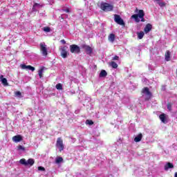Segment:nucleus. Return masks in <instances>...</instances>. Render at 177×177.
<instances>
[{
    "mask_svg": "<svg viewBox=\"0 0 177 177\" xmlns=\"http://www.w3.org/2000/svg\"><path fill=\"white\" fill-rule=\"evenodd\" d=\"M145 12L143 11V10H140L138 11V14H135L131 16V19H134L135 21H136V23H139V21H145Z\"/></svg>",
    "mask_w": 177,
    "mask_h": 177,
    "instance_id": "f257e3e1",
    "label": "nucleus"
},
{
    "mask_svg": "<svg viewBox=\"0 0 177 177\" xmlns=\"http://www.w3.org/2000/svg\"><path fill=\"white\" fill-rule=\"evenodd\" d=\"M100 8L102 10H104V12H111V10L114 9V6H113V5L107 3H102Z\"/></svg>",
    "mask_w": 177,
    "mask_h": 177,
    "instance_id": "f03ea898",
    "label": "nucleus"
},
{
    "mask_svg": "<svg viewBox=\"0 0 177 177\" xmlns=\"http://www.w3.org/2000/svg\"><path fill=\"white\" fill-rule=\"evenodd\" d=\"M59 50H61V56L63 59H66L68 56V47L67 46H61Z\"/></svg>",
    "mask_w": 177,
    "mask_h": 177,
    "instance_id": "7ed1b4c3",
    "label": "nucleus"
},
{
    "mask_svg": "<svg viewBox=\"0 0 177 177\" xmlns=\"http://www.w3.org/2000/svg\"><path fill=\"white\" fill-rule=\"evenodd\" d=\"M114 21H115L117 24H119V26H125L124 19L118 15H114Z\"/></svg>",
    "mask_w": 177,
    "mask_h": 177,
    "instance_id": "20e7f679",
    "label": "nucleus"
},
{
    "mask_svg": "<svg viewBox=\"0 0 177 177\" xmlns=\"http://www.w3.org/2000/svg\"><path fill=\"white\" fill-rule=\"evenodd\" d=\"M142 96H145V100H149L151 97V93L149 91V88L145 87L142 90Z\"/></svg>",
    "mask_w": 177,
    "mask_h": 177,
    "instance_id": "39448f33",
    "label": "nucleus"
},
{
    "mask_svg": "<svg viewBox=\"0 0 177 177\" xmlns=\"http://www.w3.org/2000/svg\"><path fill=\"white\" fill-rule=\"evenodd\" d=\"M40 51L43 56H48V50L46 49V44L45 43L40 44Z\"/></svg>",
    "mask_w": 177,
    "mask_h": 177,
    "instance_id": "423d86ee",
    "label": "nucleus"
},
{
    "mask_svg": "<svg viewBox=\"0 0 177 177\" xmlns=\"http://www.w3.org/2000/svg\"><path fill=\"white\" fill-rule=\"evenodd\" d=\"M56 146L59 151H63V150H64V145H63V140H62V138H57Z\"/></svg>",
    "mask_w": 177,
    "mask_h": 177,
    "instance_id": "0eeeda50",
    "label": "nucleus"
},
{
    "mask_svg": "<svg viewBox=\"0 0 177 177\" xmlns=\"http://www.w3.org/2000/svg\"><path fill=\"white\" fill-rule=\"evenodd\" d=\"M70 49H71V53H80V52L81 51L80 46L75 44L71 45Z\"/></svg>",
    "mask_w": 177,
    "mask_h": 177,
    "instance_id": "6e6552de",
    "label": "nucleus"
},
{
    "mask_svg": "<svg viewBox=\"0 0 177 177\" xmlns=\"http://www.w3.org/2000/svg\"><path fill=\"white\" fill-rule=\"evenodd\" d=\"M21 68H22V70H30V71H35V68L30 65L27 66L26 64H21Z\"/></svg>",
    "mask_w": 177,
    "mask_h": 177,
    "instance_id": "1a4fd4ad",
    "label": "nucleus"
},
{
    "mask_svg": "<svg viewBox=\"0 0 177 177\" xmlns=\"http://www.w3.org/2000/svg\"><path fill=\"white\" fill-rule=\"evenodd\" d=\"M23 140V137L20 135H17L12 137V141L15 143H19V142H21Z\"/></svg>",
    "mask_w": 177,
    "mask_h": 177,
    "instance_id": "9d476101",
    "label": "nucleus"
},
{
    "mask_svg": "<svg viewBox=\"0 0 177 177\" xmlns=\"http://www.w3.org/2000/svg\"><path fill=\"white\" fill-rule=\"evenodd\" d=\"M159 118H160V121L162 122H163V124H167V115L165 113H162V114L160 115Z\"/></svg>",
    "mask_w": 177,
    "mask_h": 177,
    "instance_id": "9b49d317",
    "label": "nucleus"
},
{
    "mask_svg": "<svg viewBox=\"0 0 177 177\" xmlns=\"http://www.w3.org/2000/svg\"><path fill=\"white\" fill-rule=\"evenodd\" d=\"M83 48L88 55H91V53H92V48H91V46L84 45L83 46Z\"/></svg>",
    "mask_w": 177,
    "mask_h": 177,
    "instance_id": "f8f14e48",
    "label": "nucleus"
},
{
    "mask_svg": "<svg viewBox=\"0 0 177 177\" xmlns=\"http://www.w3.org/2000/svg\"><path fill=\"white\" fill-rule=\"evenodd\" d=\"M144 31L146 34H147V32H150V31H151V24H147L144 29Z\"/></svg>",
    "mask_w": 177,
    "mask_h": 177,
    "instance_id": "ddd939ff",
    "label": "nucleus"
},
{
    "mask_svg": "<svg viewBox=\"0 0 177 177\" xmlns=\"http://www.w3.org/2000/svg\"><path fill=\"white\" fill-rule=\"evenodd\" d=\"M0 80L1 81V83L5 86H7L8 85V80H6V78L3 77V75H1L0 76Z\"/></svg>",
    "mask_w": 177,
    "mask_h": 177,
    "instance_id": "4468645a",
    "label": "nucleus"
},
{
    "mask_svg": "<svg viewBox=\"0 0 177 177\" xmlns=\"http://www.w3.org/2000/svg\"><path fill=\"white\" fill-rule=\"evenodd\" d=\"M42 6H41V4H39V3H35L33 5V7H32V10L33 12H37V10H38V8H41Z\"/></svg>",
    "mask_w": 177,
    "mask_h": 177,
    "instance_id": "2eb2a0df",
    "label": "nucleus"
},
{
    "mask_svg": "<svg viewBox=\"0 0 177 177\" xmlns=\"http://www.w3.org/2000/svg\"><path fill=\"white\" fill-rule=\"evenodd\" d=\"M165 59L166 62H169V60L171 59V53H169V51H167V53H165Z\"/></svg>",
    "mask_w": 177,
    "mask_h": 177,
    "instance_id": "dca6fc26",
    "label": "nucleus"
},
{
    "mask_svg": "<svg viewBox=\"0 0 177 177\" xmlns=\"http://www.w3.org/2000/svg\"><path fill=\"white\" fill-rule=\"evenodd\" d=\"M171 168H174V165H172L170 162H168L167 164H166L165 165V171H168V169H171Z\"/></svg>",
    "mask_w": 177,
    "mask_h": 177,
    "instance_id": "f3484780",
    "label": "nucleus"
},
{
    "mask_svg": "<svg viewBox=\"0 0 177 177\" xmlns=\"http://www.w3.org/2000/svg\"><path fill=\"white\" fill-rule=\"evenodd\" d=\"M142 133L138 134L135 138H134V142H140L142 140Z\"/></svg>",
    "mask_w": 177,
    "mask_h": 177,
    "instance_id": "a211bd4d",
    "label": "nucleus"
},
{
    "mask_svg": "<svg viewBox=\"0 0 177 177\" xmlns=\"http://www.w3.org/2000/svg\"><path fill=\"white\" fill-rule=\"evenodd\" d=\"M138 38V39H142L143 37H145V32H137Z\"/></svg>",
    "mask_w": 177,
    "mask_h": 177,
    "instance_id": "6ab92c4d",
    "label": "nucleus"
},
{
    "mask_svg": "<svg viewBox=\"0 0 177 177\" xmlns=\"http://www.w3.org/2000/svg\"><path fill=\"white\" fill-rule=\"evenodd\" d=\"M106 76H107V72H106V71H104V70L101 71V72L100 73V78H103Z\"/></svg>",
    "mask_w": 177,
    "mask_h": 177,
    "instance_id": "aec40b11",
    "label": "nucleus"
},
{
    "mask_svg": "<svg viewBox=\"0 0 177 177\" xmlns=\"http://www.w3.org/2000/svg\"><path fill=\"white\" fill-rule=\"evenodd\" d=\"M27 161V165H30V167H32V165H34V159L32 158H30L28 159Z\"/></svg>",
    "mask_w": 177,
    "mask_h": 177,
    "instance_id": "412c9836",
    "label": "nucleus"
},
{
    "mask_svg": "<svg viewBox=\"0 0 177 177\" xmlns=\"http://www.w3.org/2000/svg\"><path fill=\"white\" fill-rule=\"evenodd\" d=\"M60 162H63V158L58 156L55 158V164H60Z\"/></svg>",
    "mask_w": 177,
    "mask_h": 177,
    "instance_id": "4be33fe9",
    "label": "nucleus"
},
{
    "mask_svg": "<svg viewBox=\"0 0 177 177\" xmlns=\"http://www.w3.org/2000/svg\"><path fill=\"white\" fill-rule=\"evenodd\" d=\"M115 40V35L114 34H111L109 36V41H110V42H113Z\"/></svg>",
    "mask_w": 177,
    "mask_h": 177,
    "instance_id": "5701e85b",
    "label": "nucleus"
},
{
    "mask_svg": "<svg viewBox=\"0 0 177 177\" xmlns=\"http://www.w3.org/2000/svg\"><path fill=\"white\" fill-rule=\"evenodd\" d=\"M109 65L112 66V68H117L118 67V64L115 62H111Z\"/></svg>",
    "mask_w": 177,
    "mask_h": 177,
    "instance_id": "b1692460",
    "label": "nucleus"
},
{
    "mask_svg": "<svg viewBox=\"0 0 177 177\" xmlns=\"http://www.w3.org/2000/svg\"><path fill=\"white\" fill-rule=\"evenodd\" d=\"M55 88L56 89H58V91H62L63 89V84L59 83L55 86Z\"/></svg>",
    "mask_w": 177,
    "mask_h": 177,
    "instance_id": "393cba45",
    "label": "nucleus"
},
{
    "mask_svg": "<svg viewBox=\"0 0 177 177\" xmlns=\"http://www.w3.org/2000/svg\"><path fill=\"white\" fill-rule=\"evenodd\" d=\"M20 164H21L22 165H25L27 166V161L26 159L22 158L19 160Z\"/></svg>",
    "mask_w": 177,
    "mask_h": 177,
    "instance_id": "a878e982",
    "label": "nucleus"
},
{
    "mask_svg": "<svg viewBox=\"0 0 177 177\" xmlns=\"http://www.w3.org/2000/svg\"><path fill=\"white\" fill-rule=\"evenodd\" d=\"M38 74H39V78H42V74H44V68H41V69L38 71Z\"/></svg>",
    "mask_w": 177,
    "mask_h": 177,
    "instance_id": "bb28decb",
    "label": "nucleus"
},
{
    "mask_svg": "<svg viewBox=\"0 0 177 177\" xmlns=\"http://www.w3.org/2000/svg\"><path fill=\"white\" fill-rule=\"evenodd\" d=\"M43 31H44L45 32H50V28L49 27H44L43 28Z\"/></svg>",
    "mask_w": 177,
    "mask_h": 177,
    "instance_id": "cd10ccee",
    "label": "nucleus"
},
{
    "mask_svg": "<svg viewBox=\"0 0 177 177\" xmlns=\"http://www.w3.org/2000/svg\"><path fill=\"white\" fill-rule=\"evenodd\" d=\"M86 124L87 125H93V122L92 120H87L86 121Z\"/></svg>",
    "mask_w": 177,
    "mask_h": 177,
    "instance_id": "c85d7f7f",
    "label": "nucleus"
},
{
    "mask_svg": "<svg viewBox=\"0 0 177 177\" xmlns=\"http://www.w3.org/2000/svg\"><path fill=\"white\" fill-rule=\"evenodd\" d=\"M96 177H113L112 175H104V174H100L97 176Z\"/></svg>",
    "mask_w": 177,
    "mask_h": 177,
    "instance_id": "c756f323",
    "label": "nucleus"
},
{
    "mask_svg": "<svg viewBox=\"0 0 177 177\" xmlns=\"http://www.w3.org/2000/svg\"><path fill=\"white\" fill-rule=\"evenodd\" d=\"M18 150H21L22 151H24V150H26V148H24V147L19 145L18 146Z\"/></svg>",
    "mask_w": 177,
    "mask_h": 177,
    "instance_id": "7c9ffc66",
    "label": "nucleus"
},
{
    "mask_svg": "<svg viewBox=\"0 0 177 177\" xmlns=\"http://www.w3.org/2000/svg\"><path fill=\"white\" fill-rule=\"evenodd\" d=\"M38 170L39 171H45V168L40 166V167H38Z\"/></svg>",
    "mask_w": 177,
    "mask_h": 177,
    "instance_id": "2f4dec72",
    "label": "nucleus"
},
{
    "mask_svg": "<svg viewBox=\"0 0 177 177\" xmlns=\"http://www.w3.org/2000/svg\"><path fill=\"white\" fill-rule=\"evenodd\" d=\"M118 59H120V57L115 55L114 57H113L112 60H118Z\"/></svg>",
    "mask_w": 177,
    "mask_h": 177,
    "instance_id": "473e14b6",
    "label": "nucleus"
},
{
    "mask_svg": "<svg viewBox=\"0 0 177 177\" xmlns=\"http://www.w3.org/2000/svg\"><path fill=\"white\" fill-rule=\"evenodd\" d=\"M15 95H16V96H21V93H20V91H17L15 93Z\"/></svg>",
    "mask_w": 177,
    "mask_h": 177,
    "instance_id": "72a5a7b5",
    "label": "nucleus"
},
{
    "mask_svg": "<svg viewBox=\"0 0 177 177\" xmlns=\"http://www.w3.org/2000/svg\"><path fill=\"white\" fill-rule=\"evenodd\" d=\"M64 10V12H66V13H70V9L69 8H66V9H64V10Z\"/></svg>",
    "mask_w": 177,
    "mask_h": 177,
    "instance_id": "f704fd0d",
    "label": "nucleus"
},
{
    "mask_svg": "<svg viewBox=\"0 0 177 177\" xmlns=\"http://www.w3.org/2000/svg\"><path fill=\"white\" fill-rule=\"evenodd\" d=\"M158 5L160 6L161 7L165 6V3H161V2H158Z\"/></svg>",
    "mask_w": 177,
    "mask_h": 177,
    "instance_id": "c9c22d12",
    "label": "nucleus"
},
{
    "mask_svg": "<svg viewBox=\"0 0 177 177\" xmlns=\"http://www.w3.org/2000/svg\"><path fill=\"white\" fill-rule=\"evenodd\" d=\"M61 42H62V44H66V40L62 39V40H61Z\"/></svg>",
    "mask_w": 177,
    "mask_h": 177,
    "instance_id": "e433bc0d",
    "label": "nucleus"
},
{
    "mask_svg": "<svg viewBox=\"0 0 177 177\" xmlns=\"http://www.w3.org/2000/svg\"><path fill=\"white\" fill-rule=\"evenodd\" d=\"M77 177H83V176H82V175H81V174H78V175H77Z\"/></svg>",
    "mask_w": 177,
    "mask_h": 177,
    "instance_id": "4c0bfd02",
    "label": "nucleus"
},
{
    "mask_svg": "<svg viewBox=\"0 0 177 177\" xmlns=\"http://www.w3.org/2000/svg\"><path fill=\"white\" fill-rule=\"evenodd\" d=\"M174 177H177V172L175 173Z\"/></svg>",
    "mask_w": 177,
    "mask_h": 177,
    "instance_id": "58836bf2",
    "label": "nucleus"
},
{
    "mask_svg": "<svg viewBox=\"0 0 177 177\" xmlns=\"http://www.w3.org/2000/svg\"><path fill=\"white\" fill-rule=\"evenodd\" d=\"M62 19H64V15H62Z\"/></svg>",
    "mask_w": 177,
    "mask_h": 177,
    "instance_id": "ea45409f",
    "label": "nucleus"
},
{
    "mask_svg": "<svg viewBox=\"0 0 177 177\" xmlns=\"http://www.w3.org/2000/svg\"><path fill=\"white\" fill-rule=\"evenodd\" d=\"M167 108H168V109H170L169 105H168Z\"/></svg>",
    "mask_w": 177,
    "mask_h": 177,
    "instance_id": "a19ab883",
    "label": "nucleus"
}]
</instances>
